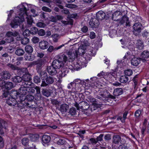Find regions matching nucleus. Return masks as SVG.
<instances>
[{"instance_id":"f257e3e1","label":"nucleus","mask_w":149,"mask_h":149,"mask_svg":"<svg viewBox=\"0 0 149 149\" xmlns=\"http://www.w3.org/2000/svg\"><path fill=\"white\" fill-rule=\"evenodd\" d=\"M41 79L42 82L41 86L47 87L46 88L42 89L41 93H57L56 92V89L53 87L50 86L54 82V79L53 77L48 75L47 73H44L42 75Z\"/></svg>"},{"instance_id":"f03ea898","label":"nucleus","mask_w":149,"mask_h":149,"mask_svg":"<svg viewBox=\"0 0 149 149\" xmlns=\"http://www.w3.org/2000/svg\"><path fill=\"white\" fill-rule=\"evenodd\" d=\"M82 81L79 79H75L68 85V88L71 90H69V93H80L82 92L83 87L81 84Z\"/></svg>"},{"instance_id":"7ed1b4c3","label":"nucleus","mask_w":149,"mask_h":149,"mask_svg":"<svg viewBox=\"0 0 149 149\" xmlns=\"http://www.w3.org/2000/svg\"><path fill=\"white\" fill-rule=\"evenodd\" d=\"M13 87V83L11 82H7L5 83L4 85L3 93H13V92H15V93H27V88L25 86L21 87L18 89H14L11 91V92L10 93L9 90Z\"/></svg>"},{"instance_id":"20e7f679","label":"nucleus","mask_w":149,"mask_h":149,"mask_svg":"<svg viewBox=\"0 0 149 149\" xmlns=\"http://www.w3.org/2000/svg\"><path fill=\"white\" fill-rule=\"evenodd\" d=\"M86 50V49L84 48L83 46L79 47L77 49H70L68 52V54L70 59H74L75 58L78 57V55H83L85 54Z\"/></svg>"},{"instance_id":"39448f33","label":"nucleus","mask_w":149,"mask_h":149,"mask_svg":"<svg viewBox=\"0 0 149 149\" xmlns=\"http://www.w3.org/2000/svg\"><path fill=\"white\" fill-rule=\"evenodd\" d=\"M58 56V59L54 60L52 64L56 69H59L63 65V62H66L68 59L67 56L64 54H61Z\"/></svg>"},{"instance_id":"423d86ee","label":"nucleus","mask_w":149,"mask_h":149,"mask_svg":"<svg viewBox=\"0 0 149 149\" xmlns=\"http://www.w3.org/2000/svg\"><path fill=\"white\" fill-rule=\"evenodd\" d=\"M3 96L5 97H9L7 99L6 102L9 105L11 106H14L17 103V102L16 100V97H13L12 96L10 95V94H3Z\"/></svg>"},{"instance_id":"0eeeda50","label":"nucleus","mask_w":149,"mask_h":149,"mask_svg":"<svg viewBox=\"0 0 149 149\" xmlns=\"http://www.w3.org/2000/svg\"><path fill=\"white\" fill-rule=\"evenodd\" d=\"M15 17L16 18L12 21L10 23L11 27L15 29L17 28L20 24L23 22L24 20L23 16L20 18L19 17Z\"/></svg>"},{"instance_id":"6e6552de","label":"nucleus","mask_w":149,"mask_h":149,"mask_svg":"<svg viewBox=\"0 0 149 149\" xmlns=\"http://www.w3.org/2000/svg\"><path fill=\"white\" fill-rule=\"evenodd\" d=\"M74 106L77 108V110L81 109L86 110L89 107V105L87 102H81L78 104L75 102L74 104Z\"/></svg>"},{"instance_id":"1a4fd4ad","label":"nucleus","mask_w":149,"mask_h":149,"mask_svg":"<svg viewBox=\"0 0 149 149\" xmlns=\"http://www.w3.org/2000/svg\"><path fill=\"white\" fill-rule=\"evenodd\" d=\"M22 78L23 82L24 81V85H25L26 86L28 85L31 84L32 81L31 75L29 72L24 75L22 76Z\"/></svg>"},{"instance_id":"9d476101","label":"nucleus","mask_w":149,"mask_h":149,"mask_svg":"<svg viewBox=\"0 0 149 149\" xmlns=\"http://www.w3.org/2000/svg\"><path fill=\"white\" fill-rule=\"evenodd\" d=\"M97 99L102 100L104 102H109L110 98L115 99V96L109 95H104V94H101L100 96H97Z\"/></svg>"},{"instance_id":"9b49d317","label":"nucleus","mask_w":149,"mask_h":149,"mask_svg":"<svg viewBox=\"0 0 149 149\" xmlns=\"http://www.w3.org/2000/svg\"><path fill=\"white\" fill-rule=\"evenodd\" d=\"M96 20L99 22L104 19L107 20L109 19V17L106 15L105 13L102 11H100L97 12L96 14Z\"/></svg>"},{"instance_id":"f8f14e48","label":"nucleus","mask_w":149,"mask_h":149,"mask_svg":"<svg viewBox=\"0 0 149 149\" xmlns=\"http://www.w3.org/2000/svg\"><path fill=\"white\" fill-rule=\"evenodd\" d=\"M142 26L141 24L139 22L135 23L133 25V33L135 35H138L141 32Z\"/></svg>"},{"instance_id":"ddd939ff","label":"nucleus","mask_w":149,"mask_h":149,"mask_svg":"<svg viewBox=\"0 0 149 149\" xmlns=\"http://www.w3.org/2000/svg\"><path fill=\"white\" fill-rule=\"evenodd\" d=\"M113 142L116 144H118L120 142L121 144H123L125 143L126 141L125 140H123V139L122 140L120 136L118 135H115L113 136Z\"/></svg>"},{"instance_id":"4468645a","label":"nucleus","mask_w":149,"mask_h":149,"mask_svg":"<svg viewBox=\"0 0 149 149\" xmlns=\"http://www.w3.org/2000/svg\"><path fill=\"white\" fill-rule=\"evenodd\" d=\"M112 71V72H107L106 74L107 78L111 82L114 81L117 76L116 71Z\"/></svg>"},{"instance_id":"2eb2a0df","label":"nucleus","mask_w":149,"mask_h":149,"mask_svg":"<svg viewBox=\"0 0 149 149\" xmlns=\"http://www.w3.org/2000/svg\"><path fill=\"white\" fill-rule=\"evenodd\" d=\"M42 139L43 145L46 146L49 145L51 138L49 135H44L42 136Z\"/></svg>"},{"instance_id":"dca6fc26","label":"nucleus","mask_w":149,"mask_h":149,"mask_svg":"<svg viewBox=\"0 0 149 149\" xmlns=\"http://www.w3.org/2000/svg\"><path fill=\"white\" fill-rule=\"evenodd\" d=\"M46 61V60L44 58L38 59L35 61L36 69H39L41 68L42 66L44 65Z\"/></svg>"},{"instance_id":"f3484780","label":"nucleus","mask_w":149,"mask_h":149,"mask_svg":"<svg viewBox=\"0 0 149 149\" xmlns=\"http://www.w3.org/2000/svg\"><path fill=\"white\" fill-rule=\"evenodd\" d=\"M47 70L49 74L51 75H54L57 73L56 69L52 65L47 67Z\"/></svg>"},{"instance_id":"a211bd4d","label":"nucleus","mask_w":149,"mask_h":149,"mask_svg":"<svg viewBox=\"0 0 149 149\" xmlns=\"http://www.w3.org/2000/svg\"><path fill=\"white\" fill-rule=\"evenodd\" d=\"M49 46L48 42L45 40L41 41L39 44V47L42 49H45L47 48Z\"/></svg>"},{"instance_id":"6ab92c4d","label":"nucleus","mask_w":149,"mask_h":149,"mask_svg":"<svg viewBox=\"0 0 149 149\" xmlns=\"http://www.w3.org/2000/svg\"><path fill=\"white\" fill-rule=\"evenodd\" d=\"M16 98L18 101L22 102L26 100L25 94H16Z\"/></svg>"},{"instance_id":"aec40b11","label":"nucleus","mask_w":149,"mask_h":149,"mask_svg":"<svg viewBox=\"0 0 149 149\" xmlns=\"http://www.w3.org/2000/svg\"><path fill=\"white\" fill-rule=\"evenodd\" d=\"M89 24L91 27L94 29L98 27L100 23L98 20L96 19L94 21L93 20L90 21L89 22Z\"/></svg>"},{"instance_id":"412c9836","label":"nucleus","mask_w":149,"mask_h":149,"mask_svg":"<svg viewBox=\"0 0 149 149\" xmlns=\"http://www.w3.org/2000/svg\"><path fill=\"white\" fill-rule=\"evenodd\" d=\"M111 17L113 20L115 21L119 20L120 19L118 18V17L119 15H122V13L119 11H116L113 13Z\"/></svg>"},{"instance_id":"4be33fe9","label":"nucleus","mask_w":149,"mask_h":149,"mask_svg":"<svg viewBox=\"0 0 149 149\" xmlns=\"http://www.w3.org/2000/svg\"><path fill=\"white\" fill-rule=\"evenodd\" d=\"M11 74L9 72L7 71H4L2 72L1 77L2 79L7 80L10 78Z\"/></svg>"},{"instance_id":"5701e85b","label":"nucleus","mask_w":149,"mask_h":149,"mask_svg":"<svg viewBox=\"0 0 149 149\" xmlns=\"http://www.w3.org/2000/svg\"><path fill=\"white\" fill-rule=\"evenodd\" d=\"M16 39L17 40H21V43L24 45L28 43L29 41V39L26 37H24L22 38H21L20 37H17Z\"/></svg>"},{"instance_id":"b1692460","label":"nucleus","mask_w":149,"mask_h":149,"mask_svg":"<svg viewBox=\"0 0 149 149\" xmlns=\"http://www.w3.org/2000/svg\"><path fill=\"white\" fill-rule=\"evenodd\" d=\"M18 72L19 75L22 76L28 73L29 71L27 68H22L18 70Z\"/></svg>"},{"instance_id":"393cba45","label":"nucleus","mask_w":149,"mask_h":149,"mask_svg":"<svg viewBox=\"0 0 149 149\" xmlns=\"http://www.w3.org/2000/svg\"><path fill=\"white\" fill-rule=\"evenodd\" d=\"M132 65L134 66H137L140 62V61L139 58H134L131 61Z\"/></svg>"},{"instance_id":"a878e982","label":"nucleus","mask_w":149,"mask_h":149,"mask_svg":"<svg viewBox=\"0 0 149 149\" xmlns=\"http://www.w3.org/2000/svg\"><path fill=\"white\" fill-rule=\"evenodd\" d=\"M30 140L33 142H36L37 141L39 138V136L38 134H31L30 135Z\"/></svg>"},{"instance_id":"bb28decb","label":"nucleus","mask_w":149,"mask_h":149,"mask_svg":"<svg viewBox=\"0 0 149 149\" xmlns=\"http://www.w3.org/2000/svg\"><path fill=\"white\" fill-rule=\"evenodd\" d=\"M62 68L61 70L59 72V75L61 77H64L68 72V68H63L62 67Z\"/></svg>"},{"instance_id":"cd10ccee","label":"nucleus","mask_w":149,"mask_h":149,"mask_svg":"<svg viewBox=\"0 0 149 149\" xmlns=\"http://www.w3.org/2000/svg\"><path fill=\"white\" fill-rule=\"evenodd\" d=\"M69 107V106L65 104H61L60 107V110L61 112H66Z\"/></svg>"},{"instance_id":"c85d7f7f","label":"nucleus","mask_w":149,"mask_h":149,"mask_svg":"<svg viewBox=\"0 0 149 149\" xmlns=\"http://www.w3.org/2000/svg\"><path fill=\"white\" fill-rule=\"evenodd\" d=\"M132 81L133 82V86L134 89H135L137 88V85L138 84V76L137 75H135Z\"/></svg>"},{"instance_id":"c756f323","label":"nucleus","mask_w":149,"mask_h":149,"mask_svg":"<svg viewBox=\"0 0 149 149\" xmlns=\"http://www.w3.org/2000/svg\"><path fill=\"white\" fill-rule=\"evenodd\" d=\"M141 56L143 58V60L146 61V59L149 58V51H144L141 53Z\"/></svg>"},{"instance_id":"7c9ffc66","label":"nucleus","mask_w":149,"mask_h":149,"mask_svg":"<svg viewBox=\"0 0 149 149\" xmlns=\"http://www.w3.org/2000/svg\"><path fill=\"white\" fill-rule=\"evenodd\" d=\"M22 81V77L18 76H15L12 78V81L15 83H20Z\"/></svg>"},{"instance_id":"2f4dec72","label":"nucleus","mask_w":149,"mask_h":149,"mask_svg":"<svg viewBox=\"0 0 149 149\" xmlns=\"http://www.w3.org/2000/svg\"><path fill=\"white\" fill-rule=\"evenodd\" d=\"M6 37L5 39L6 42L8 43H12L14 41V38L13 37L10 36L8 35L7 33H6Z\"/></svg>"},{"instance_id":"473e14b6","label":"nucleus","mask_w":149,"mask_h":149,"mask_svg":"<svg viewBox=\"0 0 149 149\" xmlns=\"http://www.w3.org/2000/svg\"><path fill=\"white\" fill-rule=\"evenodd\" d=\"M129 79L128 77L125 75L121 76L119 79L120 81L123 83H127Z\"/></svg>"},{"instance_id":"72a5a7b5","label":"nucleus","mask_w":149,"mask_h":149,"mask_svg":"<svg viewBox=\"0 0 149 149\" xmlns=\"http://www.w3.org/2000/svg\"><path fill=\"white\" fill-rule=\"evenodd\" d=\"M25 50L26 53L29 54H31L33 52V49L31 45H27L25 47Z\"/></svg>"},{"instance_id":"f704fd0d","label":"nucleus","mask_w":149,"mask_h":149,"mask_svg":"<svg viewBox=\"0 0 149 149\" xmlns=\"http://www.w3.org/2000/svg\"><path fill=\"white\" fill-rule=\"evenodd\" d=\"M24 53V50L20 48H17L15 51V54L19 56H22Z\"/></svg>"},{"instance_id":"c9c22d12","label":"nucleus","mask_w":149,"mask_h":149,"mask_svg":"<svg viewBox=\"0 0 149 149\" xmlns=\"http://www.w3.org/2000/svg\"><path fill=\"white\" fill-rule=\"evenodd\" d=\"M20 13L19 15H22L21 17L23 16L24 17L23 15L24 14L26 13L27 12V9L26 7L24 5L22 6V7L20 9ZM24 18V17H23Z\"/></svg>"},{"instance_id":"e433bc0d","label":"nucleus","mask_w":149,"mask_h":149,"mask_svg":"<svg viewBox=\"0 0 149 149\" xmlns=\"http://www.w3.org/2000/svg\"><path fill=\"white\" fill-rule=\"evenodd\" d=\"M136 45L137 48L139 50L142 49L144 46L143 43L140 40L138 41Z\"/></svg>"},{"instance_id":"4c0bfd02","label":"nucleus","mask_w":149,"mask_h":149,"mask_svg":"<svg viewBox=\"0 0 149 149\" xmlns=\"http://www.w3.org/2000/svg\"><path fill=\"white\" fill-rule=\"evenodd\" d=\"M125 75L130 76L132 75L133 74V72L132 70L130 69H127L124 71Z\"/></svg>"},{"instance_id":"58836bf2","label":"nucleus","mask_w":149,"mask_h":149,"mask_svg":"<svg viewBox=\"0 0 149 149\" xmlns=\"http://www.w3.org/2000/svg\"><path fill=\"white\" fill-rule=\"evenodd\" d=\"M7 34L8 35L12 36L14 37H16L19 35V33L18 32L15 31L14 32H12L10 31H8L7 32Z\"/></svg>"},{"instance_id":"ea45409f","label":"nucleus","mask_w":149,"mask_h":149,"mask_svg":"<svg viewBox=\"0 0 149 149\" xmlns=\"http://www.w3.org/2000/svg\"><path fill=\"white\" fill-rule=\"evenodd\" d=\"M66 143L65 139L63 138L59 139L57 141V143L58 145H62L65 144Z\"/></svg>"},{"instance_id":"a19ab883","label":"nucleus","mask_w":149,"mask_h":149,"mask_svg":"<svg viewBox=\"0 0 149 149\" xmlns=\"http://www.w3.org/2000/svg\"><path fill=\"white\" fill-rule=\"evenodd\" d=\"M38 30V29L36 27H32L30 30L31 32V34L32 35H35L37 33Z\"/></svg>"},{"instance_id":"79ce46f5","label":"nucleus","mask_w":149,"mask_h":149,"mask_svg":"<svg viewBox=\"0 0 149 149\" xmlns=\"http://www.w3.org/2000/svg\"><path fill=\"white\" fill-rule=\"evenodd\" d=\"M129 17L126 15H124L122 17V18L120 20V23L121 24H124L126 21H128Z\"/></svg>"},{"instance_id":"37998d69","label":"nucleus","mask_w":149,"mask_h":149,"mask_svg":"<svg viewBox=\"0 0 149 149\" xmlns=\"http://www.w3.org/2000/svg\"><path fill=\"white\" fill-rule=\"evenodd\" d=\"M31 34V32L28 29H26L23 33V35L24 37H28Z\"/></svg>"},{"instance_id":"c03bdc74","label":"nucleus","mask_w":149,"mask_h":149,"mask_svg":"<svg viewBox=\"0 0 149 149\" xmlns=\"http://www.w3.org/2000/svg\"><path fill=\"white\" fill-rule=\"evenodd\" d=\"M37 33L39 36H44L45 35L46 32L44 29H40L38 30Z\"/></svg>"},{"instance_id":"a18cd8bd","label":"nucleus","mask_w":149,"mask_h":149,"mask_svg":"<svg viewBox=\"0 0 149 149\" xmlns=\"http://www.w3.org/2000/svg\"><path fill=\"white\" fill-rule=\"evenodd\" d=\"M93 105L94 107L93 110L95 109V108H101V107H102L103 104H98L95 102L93 103Z\"/></svg>"},{"instance_id":"49530a36","label":"nucleus","mask_w":149,"mask_h":149,"mask_svg":"<svg viewBox=\"0 0 149 149\" xmlns=\"http://www.w3.org/2000/svg\"><path fill=\"white\" fill-rule=\"evenodd\" d=\"M29 139L26 138H24L22 140V143L24 146H27L29 144Z\"/></svg>"},{"instance_id":"de8ad7c7","label":"nucleus","mask_w":149,"mask_h":149,"mask_svg":"<svg viewBox=\"0 0 149 149\" xmlns=\"http://www.w3.org/2000/svg\"><path fill=\"white\" fill-rule=\"evenodd\" d=\"M81 84L83 85L82 86L83 87V88L82 92H81V93L80 92V93H84L85 91H84L85 89H84V88H86V87L88 85V84L84 81H82Z\"/></svg>"},{"instance_id":"09e8293b","label":"nucleus","mask_w":149,"mask_h":149,"mask_svg":"<svg viewBox=\"0 0 149 149\" xmlns=\"http://www.w3.org/2000/svg\"><path fill=\"white\" fill-rule=\"evenodd\" d=\"M27 22L28 24L31 25L33 22V20L31 16L26 17Z\"/></svg>"},{"instance_id":"8fccbe9b","label":"nucleus","mask_w":149,"mask_h":149,"mask_svg":"<svg viewBox=\"0 0 149 149\" xmlns=\"http://www.w3.org/2000/svg\"><path fill=\"white\" fill-rule=\"evenodd\" d=\"M69 113L72 116H74L76 114V110L74 108H72L70 109Z\"/></svg>"},{"instance_id":"3c124183","label":"nucleus","mask_w":149,"mask_h":149,"mask_svg":"<svg viewBox=\"0 0 149 149\" xmlns=\"http://www.w3.org/2000/svg\"><path fill=\"white\" fill-rule=\"evenodd\" d=\"M33 82L36 84H38L40 81V79L39 77L38 76H35L33 79Z\"/></svg>"},{"instance_id":"603ef678","label":"nucleus","mask_w":149,"mask_h":149,"mask_svg":"<svg viewBox=\"0 0 149 149\" xmlns=\"http://www.w3.org/2000/svg\"><path fill=\"white\" fill-rule=\"evenodd\" d=\"M31 40L32 42L33 43L36 44L38 43L39 42L40 39L38 37L36 36H34L32 38Z\"/></svg>"},{"instance_id":"864d4df0","label":"nucleus","mask_w":149,"mask_h":149,"mask_svg":"<svg viewBox=\"0 0 149 149\" xmlns=\"http://www.w3.org/2000/svg\"><path fill=\"white\" fill-rule=\"evenodd\" d=\"M127 114V111L123 113V117L120 118V120L122 123L125 122V120L126 118Z\"/></svg>"},{"instance_id":"5fc2aeb1","label":"nucleus","mask_w":149,"mask_h":149,"mask_svg":"<svg viewBox=\"0 0 149 149\" xmlns=\"http://www.w3.org/2000/svg\"><path fill=\"white\" fill-rule=\"evenodd\" d=\"M34 99V96L31 95H28L26 96V100L28 101H32Z\"/></svg>"},{"instance_id":"6e6d98bb","label":"nucleus","mask_w":149,"mask_h":149,"mask_svg":"<svg viewBox=\"0 0 149 149\" xmlns=\"http://www.w3.org/2000/svg\"><path fill=\"white\" fill-rule=\"evenodd\" d=\"M5 82V81L0 79V88H1L2 90L4 89Z\"/></svg>"},{"instance_id":"4d7b16f0","label":"nucleus","mask_w":149,"mask_h":149,"mask_svg":"<svg viewBox=\"0 0 149 149\" xmlns=\"http://www.w3.org/2000/svg\"><path fill=\"white\" fill-rule=\"evenodd\" d=\"M8 66L10 68L13 70H18V68L17 67L13 65V64L10 63L8 64Z\"/></svg>"},{"instance_id":"13d9d810","label":"nucleus","mask_w":149,"mask_h":149,"mask_svg":"<svg viewBox=\"0 0 149 149\" xmlns=\"http://www.w3.org/2000/svg\"><path fill=\"white\" fill-rule=\"evenodd\" d=\"M36 25L37 26L41 28H44L46 26L45 24L42 22L38 23L36 24Z\"/></svg>"},{"instance_id":"bf43d9fd","label":"nucleus","mask_w":149,"mask_h":149,"mask_svg":"<svg viewBox=\"0 0 149 149\" xmlns=\"http://www.w3.org/2000/svg\"><path fill=\"white\" fill-rule=\"evenodd\" d=\"M81 31L84 33H86L88 31V28L86 26H84L81 28Z\"/></svg>"},{"instance_id":"052dcab7","label":"nucleus","mask_w":149,"mask_h":149,"mask_svg":"<svg viewBox=\"0 0 149 149\" xmlns=\"http://www.w3.org/2000/svg\"><path fill=\"white\" fill-rule=\"evenodd\" d=\"M42 9L43 11L47 12H50L52 11L51 9L48 8V7L45 6H43L42 7Z\"/></svg>"},{"instance_id":"680f3d73","label":"nucleus","mask_w":149,"mask_h":149,"mask_svg":"<svg viewBox=\"0 0 149 149\" xmlns=\"http://www.w3.org/2000/svg\"><path fill=\"white\" fill-rule=\"evenodd\" d=\"M6 122L0 118V128H3Z\"/></svg>"},{"instance_id":"e2e57ef3","label":"nucleus","mask_w":149,"mask_h":149,"mask_svg":"<svg viewBox=\"0 0 149 149\" xmlns=\"http://www.w3.org/2000/svg\"><path fill=\"white\" fill-rule=\"evenodd\" d=\"M27 90H28L27 89ZM35 88H29L28 91H27V92H28V93H35Z\"/></svg>"},{"instance_id":"0e129e2a","label":"nucleus","mask_w":149,"mask_h":149,"mask_svg":"<svg viewBox=\"0 0 149 149\" xmlns=\"http://www.w3.org/2000/svg\"><path fill=\"white\" fill-rule=\"evenodd\" d=\"M4 142L2 137L0 136V148H2L4 146Z\"/></svg>"},{"instance_id":"69168bd1","label":"nucleus","mask_w":149,"mask_h":149,"mask_svg":"<svg viewBox=\"0 0 149 149\" xmlns=\"http://www.w3.org/2000/svg\"><path fill=\"white\" fill-rule=\"evenodd\" d=\"M95 33L93 31L90 32V37L91 39H93L95 37Z\"/></svg>"},{"instance_id":"338daca9","label":"nucleus","mask_w":149,"mask_h":149,"mask_svg":"<svg viewBox=\"0 0 149 149\" xmlns=\"http://www.w3.org/2000/svg\"><path fill=\"white\" fill-rule=\"evenodd\" d=\"M89 140L91 143L93 144H95L97 142L96 139L95 138H91Z\"/></svg>"},{"instance_id":"774afa93","label":"nucleus","mask_w":149,"mask_h":149,"mask_svg":"<svg viewBox=\"0 0 149 149\" xmlns=\"http://www.w3.org/2000/svg\"><path fill=\"white\" fill-rule=\"evenodd\" d=\"M34 99L36 100H38L41 99L40 94H36L34 96Z\"/></svg>"}]
</instances>
